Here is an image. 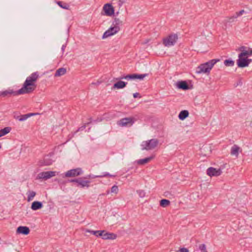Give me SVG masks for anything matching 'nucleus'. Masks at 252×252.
Segmentation results:
<instances>
[{
    "label": "nucleus",
    "mask_w": 252,
    "mask_h": 252,
    "mask_svg": "<svg viewBox=\"0 0 252 252\" xmlns=\"http://www.w3.org/2000/svg\"><path fill=\"white\" fill-rule=\"evenodd\" d=\"M120 30V28H118L117 26H112L107 30L103 34L102 38H105L110 36L113 35L118 32Z\"/></svg>",
    "instance_id": "obj_8"
},
{
    "label": "nucleus",
    "mask_w": 252,
    "mask_h": 252,
    "mask_svg": "<svg viewBox=\"0 0 252 252\" xmlns=\"http://www.w3.org/2000/svg\"><path fill=\"white\" fill-rule=\"evenodd\" d=\"M246 48L245 46H241L239 48V50L243 52V51H245V49Z\"/></svg>",
    "instance_id": "obj_44"
},
{
    "label": "nucleus",
    "mask_w": 252,
    "mask_h": 252,
    "mask_svg": "<svg viewBox=\"0 0 252 252\" xmlns=\"http://www.w3.org/2000/svg\"><path fill=\"white\" fill-rule=\"evenodd\" d=\"M224 64L227 66H232L234 64V62L232 60H226L224 62Z\"/></svg>",
    "instance_id": "obj_33"
},
{
    "label": "nucleus",
    "mask_w": 252,
    "mask_h": 252,
    "mask_svg": "<svg viewBox=\"0 0 252 252\" xmlns=\"http://www.w3.org/2000/svg\"><path fill=\"white\" fill-rule=\"evenodd\" d=\"M178 38L177 34H171L163 39V44L165 46L169 47L174 45Z\"/></svg>",
    "instance_id": "obj_4"
},
{
    "label": "nucleus",
    "mask_w": 252,
    "mask_h": 252,
    "mask_svg": "<svg viewBox=\"0 0 252 252\" xmlns=\"http://www.w3.org/2000/svg\"><path fill=\"white\" fill-rule=\"evenodd\" d=\"M155 158V156L152 155L149 157L140 159L137 161V163L139 165H144L148 162H149L151 160Z\"/></svg>",
    "instance_id": "obj_16"
},
{
    "label": "nucleus",
    "mask_w": 252,
    "mask_h": 252,
    "mask_svg": "<svg viewBox=\"0 0 252 252\" xmlns=\"http://www.w3.org/2000/svg\"><path fill=\"white\" fill-rule=\"evenodd\" d=\"M133 96L134 98H136L138 96L139 97H141V96H140V94L138 93H136L133 94Z\"/></svg>",
    "instance_id": "obj_42"
},
{
    "label": "nucleus",
    "mask_w": 252,
    "mask_h": 252,
    "mask_svg": "<svg viewBox=\"0 0 252 252\" xmlns=\"http://www.w3.org/2000/svg\"><path fill=\"white\" fill-rule=\"evenodd\" d=\"M159 141L157 139H152L145 141L141 144L142 150H152L157 147Z\"/></svg>",
    "instance_id": "obj_3"
},
{
    "label": "nucleus",
    "mask_w": 252,
    "mask_h": 252,
    "mask_svg": "<svg viewBox=\"0 0 252 252\" xmlns=\"http://www.w3.org/2000/svg\"><path fill=\"white\" fill-rule=\"evenodd\" d=\"M159 204L161 207H166L170 205V202L169 200L163 199L160 201Z\"/></svg>",
    "instance_id": "obj_30"
},
{
    "label": "nucleus",
    "mask_w": 252,
    "mask_h": 252,
    "mask_svg": "<svg viewBox=\"0 0 252 252\" xmlns=\"http://www.w3.org/2000/svg\"><path fill=\"white\" fill-rule=\"evenodd\" d=\"M83 170L81 168L68 170L64 174V177H75L83 174Z\"/></svg>",
    "instance_id": "obj_5"
},
{
    "label": "nucleus",
    "mask_w": 252,
    "mask_h": 252,
    "mask_svg": "<svg viewBox=\"0 0 252 252\" xmlns=\"http://www.w3.org/2000/svg\"><path fill=\"white\" fill-rule=\"evenodd\" d=\"M56 3L61 8L64 9H69V5L66 3L63 2L61 1H57L56 2Z\"/></svg>",
    "instance_id": "obj_26"
},
{
    "label": "nucleus",
    "mask_w": 252,
    "mask_h": 252,
    "mask_svg": "<svg viewBox=\"0 0 252 252\" xmlns=\"http://www.w3.org/2000/svg\"><path fill=\"white\" fill-rule=\"evenodd\" d=\"M55 176H56V172L46 171L39 173L37 175V177L39 179H42L46 180Z\"/></svg>",
    "instance_id": "obj_10"
},
{
    "label": "nucleus",
    "mask_w": 252,
    "mask_h": 252,
    "mask_svg": "<svg viewBox=\"0 0 252 252\" xmlns=\"http://www.w3.org/2000/svg\"><path fill=\"white\" fill-rule=\"evenodd\" d=\"M119 13V12H117L116 14L117 15H118Z\"/></svg>",
    "instance_id": "obj_51"
},
{
    "label": "nucleus",
    "mask_w": 252,
    "mask_h": 252,
    "mask_svg": "<svg viewBox=\"0 0 252 252\" xmlns=\"http://www.w3.org/2000/svg\"><path fill=\"white\" fill-rule=\"evenodd\" d=\"M123 22L121 21L119 18H114V20L112 23V26L116 27H118V28H120V26L122 25Z\"/></svg>",
    "instance_id": "obj_23"
},
{
    "label": "nucleus",
    "mask_w": 252,
    "mask_h": 252,
    "mask_svg": "<svg viewBox=\"0 0 252 252\" xmlns=\"http://www.w3.org/2000/svg\"><path fill=\"white\" fill-rule=\"evenodd\" d=\"M30 229L27 226H20L17 229L16 232L17 234H22L24 235H28L30 233Z\"/></svg>",
    "instance_id": "obj_15"
},
{
    "label": "nucleus",
    "mask_w": 252,
    "mask_h": 252,
    "mask_svg": "<svg viewBox=\"0 0 252 252\" xmlns=\"http://www.w3.org/2000/svg\"><path fill=\"white\" fill-rule=\"evenodd\" d=\"M239 149L240 148L238 146L234 145L231 149V155H234L237 158L239 155Z\"/></svg>",
    "instance_id": "obj_21"
},
{
    "label": "nucleus",
    "mask_w": 252,
    "mask_h": 252,
    "mask_svg": "<svg viewBox=\"0 0 252 252\" xmlns=\"http://www.w3.org/2000/svg\"><path fill=\"white\" fill-rule=\"evenodd\" d=\"M134 122V119L132 117H128L121 119L118 121L117 124L121 126H130Z\"/></svg>",
    "instance_id": "obj_6"
},
{
    "label": "nucleus",
    "mask_w": 252,
    "mask_h": 252,
    "mask_svg": "<svg viewBox=\"0 0 252 252\" xmlns=\"http://www.w3.org/2000/svg\"><path fill=\"white\" fill-rule=\"evenodd\" d=\"M1 144H0V149H1Z\"/></svg>",
    "instance_id": "obj_52"
},
{
    "label": "nucleus",
    "mask_w": 252,
    "mask_h": 252,
    "mask_svg": "<svg viewBox=\"0 0 252 252\" xmlns=\"http://www.w3.org/2000/svg\"><path fill=\"white\" fill-rule=\"evenodd\" d=\"M111 192L117 193L118 191V187L117 186L114 185L111 188Z\"/></svg>",
    "instance_id": "obj_37"
},
{
    "label": "nucleus",
    "mask_w": 252,
    "mask_h": 252,
    "mask_svg": "<svg viewBox=\"0 0 252 252\" xmlns=\"http://www.w3.org/2000/svg\"><path fill=\"white\" fill-rule=\"evenodd\" d=\"M92 178V177H91V175H88V176H87L86 177H84V179H90V178Z\"/></svg>",
    "instance_id": "obj_49"
},
{
    "label": "nucleus",
    "mask_w": 252,
    "mask_h": 252,
    "mask_svg": "<svg viewBox=\"0 0 252 252\" xmlns=\"http://www.w3.org/2000/svg\"><path fill=\"white\" fill-rule=\"evenodd\" d=\"M237 64L239 67H245L248 66V63L247 62V57L245 56H241L240 54L238 55V59L237 60Z\"/></svg>",
    "instance_id": "obj_13"
},
{
    "label": "nucleus",
    "mask_w": 252,
    "mask_h": 252,
    "mask_svg": "<svg viewBox=\"0 0 252 252\" xmlns=\"http://www.w3.org/2000/svg\"><path fill=\"white\" fill-rule=\"evenodd\" d=\"M28 78L31 80L32 81H33L35 83L38 78H39L38 73L37 72L32 73Z\"/></svg>",
    "instance_id": "obj_27"
},
{
    "label": "nucleus",
    "mask_w": 252,
    "mask_h": 252,
    "mask_svg": "<svg viewBox=\"0 0 252 252\" xmlns=\"http://www.w3.org/2000/svg\"><path fill=\"white\" fill-rule=\"evenodd\" d=\"M104 11V15L107 16H111L114 14V8L110 3H106L104 5L102 9Z\"/></svg>",
    "instance_id": "obj_9"
},
{
    "label": "nucleus",
    "mask_w": 252,
    "mask_h": 252,
    "mask_svg": "<svg viewBox=\"0 0 252 252\" xmlns=\"http://www.w3.org/2000/svg\"><path fill=\"white\" fill-rule=\"evenodd\" d=\"M126 2L125 0H119L118 2V5L119 7L120 8L122 7L123 4Z\"/></svg>",
    "instance_id": "obj_41"
},
{
    "label": "nucleus",
    "mask_w": 252,
    "mask_h": 252,
    "mask_svg": "<svg viewBox=\"0 0 252 252\" xmlns=\"http://www.w3.org/2000/svg\"><path fill=\"white\" fill-rule=\"evenodd\" d=\"M100 83V82L97 81L96 83H92L91 84V85H99Z\"/></svg>",
    "instance_id": "obj_47"
},
{
    "label": "nucleus",
    "mask_w": 252,
    "mask_h": 252,
    "mask_svg": "<svg viewBox=\"0 0 252 252\" xmlns=\"http://www.w3.org/2000/svg\"><path fill=\"white\" fill-rule=\"evenodd\" d=\"M176 252H189V250L187 248H182L180 249Z\"/></svg>",
    "instance_id": "obj_40"
},
{
    "label": "nucleus",
    "mask_w": 252,
    "mask_h": 252,
    "mask_svg": "<svg viewBox=\"0 0 252 252\" xmlns=\"http://www.w3.org/2000/svg\"><path fill=\"white\" fill-rule=\"evenodd\" d=\"M247 62L248 63V66H249V64L252 62V59H248L247 57Z\"/></svg>",
    "instance_id": "obj_43"
},
{
    "label": "nucleus",
    "mask_w": 252,
    "mask_h": 252,
    "mask_svg": "<svg viewBox=\"0 0 252 252\" xmlns=\"http://www.w3.org/2000/svg\"><path fill=\"white\" fill-rule=\"evenodd\" d=\"M20 116H16L15 115H14V118L15 119H17L19 120V119L20 118Z\"/></svg>",
    "instance_id": "obj_48"
},
{
    "label": "nucleus",
    "mask_w": 252,
    "mask_h": 252,
    "mask_svg": "<svg viewBox=\"0 0 252 252\" xmlns=\"http://www.w3.org/2000/svg\"><path fill=\"white\" fill-rule=\"evenodd\" d=\"M110 175L109 173H107L106 174H105L103 176H96V177H103V176H109Z\"/></svg>",
    "instance_id": "obj_46"
},
{
    "label": "nucleus",
    "mask_w": 252,
    "mask_h": 252,
    "mask_svg": "<svg viewBox=\"0 0 252 252\" xmlns=\"http://www.w3.org/2000/svg\"><path fill=\"white\" fill-rule=\"evenodd\" d=\"M102 231L103 233H102L101 237L104 240H114L117 237V235L115 233L107 232L105 230Z\"/></svg>",
    "instance_id": "obj_14"
},
{
    "label": "nucleus",
    "mask_w": 252,
    "mask_h": 252,
    "mask_svg": "<svg viewBox=\"0 0 252 252\" xmlns=\"http://www.w3.org/2000/svg\"><path fill=\"white\" fill-rule=\"evenodd\" d=\"M86 231L88 232H90V233L93 234V235H95L97 237H98V236L101 237V235H102V233H103V231L102 230L94 231V230H91L87 229L86 230Z\"/></svg>",
    "instance_id": "obj_28"
},
{
    "label": "nucleus",
    "mask_w": 252,
    "mask_h": 252,
    "mask_svg": "<svg viewBox=\"0 0 252 252\" xmlns=\"http://www.w3.org/2000/svg\"><path fill=\"white\" fill-rule=\"evenodd\" d=\"M34 114L33 113L27 114L23 115H21L20 118L19 119V121H24L27 120L29 117L31 116L34 115Z\"/></svg>",
    "instance_id": "obj_31"
},
{
    "label": "nucleus",
    "mask_w": 252,
    "mask_h": 252,
    "mask_svg": "<svg viewBox=\"0 0 252 252\" xmlns=\"http://www.w3.org/2000/svg\"><path fill=\"white\" fill-rule=\"evenodd\" d=\"M123 79L128 80V78H127V75H124L120 78V79Z\"/></svg>",
    "instance_id": "obj_45"
},
{
    "label": "nucleus",
    "mask_w": 252,
    "mask_h": 252,
    "mask_svg": "<svg viewBox=\"0 0 252 252\" xmlns=\"http://www.w3.org/2000/svg\"><path fill=\"white\" fill-rule=\"evenodd\" d=\"M66 72V68L64 67H61L57 69L55 73V77H60L64 74Z\"/></svg>",
    "instance_id": "obj_20"
},
{
    "label": "nucleus",
    "mask_w": 252,
    "mask_h": 252,
    "mask_svg": "<svg viewBox=\"0 0 252 252\" xmlns=\"http://www.w3.org/2000/svg\"><path fill=\"white\" fill-rule=\"evenodd\" d=\"M65 46L64 45H63L62 46V51L63 52L64 50V48H65Z\"/></svg>",
    "instance_id": "obj_50"
},
{
    "label": "nucleus",
    "mask_w": 252,
    "mask_h": 252,
    "mask_svg": "<svg viewBox=\"0 0 252 252\" xmlns=\"http://www.w3.org/2000/svg\"><path fill=\"white\" fill-rule=\"evenodd\" d=\"M199 249L201 251V252H208L206 249V246L204 244L199 245Z\"/></svg>",
    "instance_id": "obj_34"
},
{
    "label": "nucleus",
    "mask_w": 252,
    "mask_h": 252,
    "mask_svg": "<svg viewBox=\"0 0 252 252\" xmlns=\"http://www.w3.org/2000/svg\"><path fill=\"white\" fill-rule=\"evenodd\" d=\"M35 195L36 192L35 191L29 190L28 192L27 201L29 202L32 200L33 199L34 197L35 196Z\"/></svg>",
    "instance_id": "obj_29"
},
{
    "label": "nucleus",
    "mask_w": 252,
    "mask_h": 252,
    "mask_svg": "<svg viewBox=\"0 0 252 252\" xmlns=\"http://www.w3.org/2000/svg\"><path fill=\"white\" fill-rule=\"evenodd\" d=\"M189 113L187 110H183L181 111L179 115V118L183 120L189 116Z\"/></svg>",
    "instance_id": "obj_24"
},
{
    "label": "nucleus",
    "mask_w": 252,
    "mask_h": 252,
    "mask_svg": "<svg viewBox=\"0 0 252 252\" xmlns=\"http://www.w3.org/2000/svg\"><path fill=\"white\" fill-rule=\"evenodd\" d=\"M222 173V171L220 169H216L214 167H209L207 170V174L208 176H218Z\"/></svg>",
    "instance_id": "obj_12"
},
{
    "label": "nucleus",
    "mask_w": 252,
    "mask_h": 252,
    "mask_svg": "<svg viewBox=\"0 0 252 252\" xmlns=\"http://www.w3.org/2000/svg\"><path fill=\"white\" fill-rule=\"evenodd\" d=\"M148 74H136V79H138L139 80H143L144 77L148 76Z\"/></svg>",
    "instance_id": "obj_35"
},
{
    "label": "nucleus",
    "mask_w": 252,
    "mask_h": 252,
    "mask_svg": "<svg viewBox=\"0 0 252 252\" xmlns=\"http://www.w3.org/2000/svg\"><path fill=\"white\" fill-rule=\"evenodd\" d=\"M177 86L179 89L184 90L189 89V86L186 81H181L177 83Z\"/></svg>",
    "instance_id": "obj_19"
},
{
    "label": "nucleus",
    "mask_w": 252,
    "mask_h": 252,
    "mask_svg": "<svg viewBox=\"0 0 252 252\" xmlns=\"http://www.w3.org/2000/svg\"><path fill=\"white\" fill-rule=\"evenodd\" d=\"M139 197L143 198L145 196V192L143 190H139L137 191Z\"/></svg>",
    "instance_id": "obj_36"
},
{
    "label": "nucleus",
    "mask_w": 252,
    "mask_h": 252,
    "mask_svg": "<svg viewBox=\"0 0 252 252\" xmlns=\"http://www.w3.org/2000/svg\"><path fill=\"white\" fill-rule=\"evenodd\" d=\"M220 61V59H213L201 64L197 67L196 72L198 74L209 73L213 66Z\"/></svg>",
    "instance_id": "obj_1"
},
{
    "label": "nucleus",
    "mask_w": 252,
    "mask_h": 252,
    "mask_svg": "<svg viewBox=\"0 0 252 252\" xmlns=\"http://www.w3.org/2000/svg\"><path fill=\"white\" fill-rule=\"evenodd\" d=\"M127 78H128V80L135 79H136V74H131L127 75Z\"/></svg>",
    "instance_id": "obj_38"
},
{
    "label": "nucleus",
    "mask_w": 252,
    "mask_h": 252,
    "mask_svg": "<svg viewBox=\"0 0 252 252\" xmlns=\"http://www.w3.org/2000/svg\"><path fill=\"white\" fill-rule=\"evenodd\" d=\"M69 182L77 183V186L81 188L89 187L90 186V182L88 180H83V178L78 179H71L68 180Z\"/></svg>",
    "instance_id": "obj_7"
},
{
    "label": "nucleus",
    "mask_w": 252,
    "mask_h": 252,
    "mask_svg": "<svg viewBox=\"0 0 252 252\" xmlns=\"http://www.w3.org/2000/svg\"><path fill=\"white\" fill-rule=\"evenodd\" d=\"M236 17L235 15L230 17H227L223 21L224 25L226 26L227 24L229 23H232L234 21V20L236 19Z\"/></svg>",
    "instance_id": "obj_22"
},
{
    "label": "nucleus",
    "mask_w": 252,
    "mask_h": 252,
    "mask_svg": "<svg viewBox=\"0 0 252 252\" xmlns=\"http://www.w3.org/2000/svg\"><path fill=\"white\" fill-rule=\"evenodd\" d=\"M43 207V205L42 202L35 201L32 203L31 205V209L32 210L35 211L38 209L42 208Z\"/></svg>",
    "instance_id": "obj_17"
},
{
    "label": "nucleus",
    "mask_w": 252,
    "mask_h": 252,
    "mask_svg": "<svg viewBox=\"0 0 252 252\" xmlns=\"http://www.w3.org/2000/svg\"><path fill=\"white\" fill-rule=\"evenodd\" d=\"M11 130V128L9 126L5 127L3 129H0V137L4 136V135H6V134L8 133L9 132H10Z\"/></svg>",
    "instance_id": "obj_25"
},
{
    "label": "nucleus",
    "mask_w": 252,
    "mask_h": 252,
    "mask_svg": "<svg viewBox=\"0 0 252 252\" xmlns=\"http://www.w3.org/2000/svg\"><path fill=\"white\" fill-rule=\"evenodd\" d=\"M35 83L32 81L29 78H27L23 87L19 90V93L22 94H30L32 93L36 88Z\"/></svg>",
    "instance_id": "obj_2"
},
{
    "label": "nucleus",
    "mask_w": 252,
    "mask_h": 252,
    "mask_svg": "<svg viewBox=\"0 0 252 252\" xmlns=\"http://www.w3.org/2000/svg\"><path fill=\"white\" fill-rule=\"evenodd\" d=\"M240 54V56H247L248 55L252 56V49L250 48L249 51H243Z\"/></svg>",
    "instance_id": "obj_32"
},
{
    "label": "nucleus",
    "mask_w": 252,
    "mask_h": 252,
    "mask_svg": "<svg viewBox=\"0 0 252 252\" xmlns=\"http://www.w3.org/2000/svg\"><path fill=\"white\" fill-rule=\"evenodd\" d=\"M127 84L126 82L119 81L115 83L113 86V89H120L125 88Z\"/></svg>",
    "instance_id": "obj_18"
},
{
    "label": "nucleus",
    "mask_w": 252,
    "mask_h": 252,
    "mask_svg": "<svg viewBox=\"0 0 252 252\" xmlns=\"http://www.w3.org/2000/svg\"><path fill=\"white\" fill-rule=\"evenodd\" d=\"M244 12H245L244 10H241L239 12H237L235 14V16H236V18L242 15V14H243L244 13Z\"/></svg>",
    "instance_id": "obj_39"
},
{
    "label": "nucleus",
    "mask_w": 252,
    "mask_h": 252,
    "mask_svg": "<svg viewBox=\"0 0 252 252\" xmlns=\"http://www.w3.org/2000/svg\"><path fill=\"white\" fill-rule=\"evenodd\" d=\"M21 94L22 93H19V90L18 91H14L13 90L8 89L0 92V96L9 97L12 95L15 96Z\"/></svg>",
    "instance_id": "obj_11"
}]
</instances>
